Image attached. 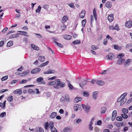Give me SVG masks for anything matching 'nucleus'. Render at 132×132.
<instances>
[{
    "mask_svg": "<svg viewBox=\"0 0 132 132\" xmlns=\"http://www.w3.org/2000/svg\"><path fill=\"white\" fill-rule=\"evenodd\" d=\"M74 111H77L78 110V107L77 104H75V105L74 106Z\"/></svg>",
    "mask_w": 132,
    "mask_h": 132,
    "instance_id": "60",
    "label": "nucleus"
},
{
    "mask_svg": "<svg viewBox=\"0 0 132 132\" xmlns=\"http://www.w3.org/2000/svg\"><path fill=\"white\" fill-rule=\"evenodd\" d=\"M125 61V60L123 59H119L117 61V63L119 64H121Z\"/></svg>",
    "mask_w": 132,
    "mask_h": 132,
    "instance_id": "21",
    "label": "nucleus"
},
{
    "mask_svg": "<svg viewBox=\"0 0 132 132\" xmlns=\"http://www.w3.org/2000/svg\"><path fill=\"white\" fill-rule=\"evenodd\" d=\"M127 93H125L122 94L121 96V97L123 98H124L127 95Z\"/></svg>",
    "mask_w": 132,
    "mask_h": 132,
    "instance_id": "54",
    "label": "nucleus"
},
{
    "mask_svg": "<svg viewBox=\"0 0 132 132\" xmlns=\"http://www.w3.org/2000/svg\"><path fill=\"white\" fill-rule=\"evenodd\" d=\"M39 131L40 132H44V130L42 127L39 128Z\"/></svg>",
    "mask_w": 132,
    "mask_h": 132,
    "instance_id": "64",
    "label": "nucleus"
},
{
    "mask_svg": "<svg viewBox=\"0 0 132 132\" xmlns=\"http://www.w3.org/2000/svg\"><path fill=\"white\" fill-rule=\"evenodd\" d=\"M28 92L30 93H35V91H34L32 89H29L28 90Z\"/></svg>",
    "mask_w": 132,
    "mask_h": 132,
    "instance_id": "45",
    "label": "nucleus"
},
{
    "mask_svg": "<svg viewBox=\"0 0 132 132\" xmlns=\"http://www.w3.org/2000/svg\"><path fill=\"white\" fill-rule=\"evenodd\" d=\"M18 32H22V33H24L25 34H20L19 33H16L14 35H13V38H17V37H19V35H21L24 36L26 37H29L28 35L25 34H27V33L25 31H18Z\"/></svg>",
    "mask_w": 132,
    "mask_h": 132,
    "instance_id": "2",
    "label": "nucleus"
},
{
    "mask_svg": "<svg viewBox=\"0 0 132 132\" xmlns=\"http://www.w3.org/2000/svg\"><path fill=\"white\" fill-rule=\"evenodd\" d=\"M81 106L83 108L85 112L87 113L90 109V108L89 106H85L83 104L81 105Z\"/></svg>",
    "mask_w": 132,
    "mask_h": 132,
    "instance_id": "7",
    "label": "nucleus"
},
{
    "mask_svg": "<svg viewBox=\"0 0 132 132\" xmlns=\"http://www.w3.org/2000/svg\"><path fill=\"white\" fill-rule=\"evenodd\" d=\"M113 127V126L111 124H109L107 126V128L110 129H112Z\"/></svg>",
    "mask_w": 132,
    "mask_h": 132,
    "instance_id": "55",
    "label": "nucleus"
},
{
    "mask_svg": "<svg viewBox=\"0 0 132 132\" xmlns=\"http://www.w3.org/2000/svg\"><path fill=\"white\" fill-rule=\"evenodd\" d=\"M29 73V71H27L24 72L22 73L21 76H24L27 75Z\"/></svg>",
    "mask_w": 132,
    "mask_h": 132,
    "instance_id": "28",
    "label": "nucleus"
},
{
    "mask_svg": "<svg viewBox=\"0 0 132 132\" xmlns=\"http://www.w3.org/2000/svg\"><path fill=\"white\" fill-rule=\"evenodd\" d=\"M86 22V19L83 20L82 21L81 23L82 24V26L83 27H85V26Z\"/></svg>",
    "mask_w": 132,
    "mask_h": 132,
    "instance_id": "41",
    "label": "nucleus"
},
{
    "mask_svg": "<svg viewBox=\"0 0 132 132\" xmlns=\"http://www.w3.org/2000/svg\"><path fill=\"white\" fill-rule=\"evenodd\" d=\"M68 5L71 8H74L75 7V6L74 5V4L73 3H70L68 4Z\"/></svg>",
    "mask_w": 132,
    "mask_h": 132,
    "instance_id": "52",
    "label": "nucleus"
},
{
    "mask_svg": "<svg viewBox=\"0 0 132 132\" xmlns=\"http://www.w3.org/2000/svg\"><path fill=\"white\" fill-rule=\"evenodd\" d=\"M71 130V128L69 127H65L63 129V131L64 132H70Z\"/></svg>",
    "mask_w": 132,
    "mask_h": 132,
    "instance_id": "16",
    "label": "nucleus"
},
{
    "mask_svg": "<svg viewBox=\"0 0 132 132\" xmlns=\"http://www.w3.org/2000/svg\"><path fill=\"white\" fill-rule=\"evenodd\" d=\"M114 29L116 30H119V28L118 25L117 24H116L114 27Z\"/></svg>",
    "mask_w": 132,
    "mask_h": 132,
    "instance_id": "57",
    "label": "nucleus"
},
{
    "mask_svg": "<svg viewBox=\"0 0 132 132\" xmlns=\"http://www.w3.org/2000/svg\"><path fill=\"white\" fill-rule=\"evenodd\" d=\"M114 57V55L112 53H110L107 55L106 57L109 60H112Z\"/></svg>",
    "mask_w": 132,
    "mask_h": 132,
    "instance_id": "10",
    "label": "nucleus"
},
{
    "mask_svg": "<svg viewBox=\"0 0 132 132\" xmlns=\"http://www.w3.org/2000/svg\"><path fill=\"white\" fill-rule=\"evenodd\" d=\"M115 125L117 127H119L123 126V122H118L116 123Z\"/></svg>",
    "mask_w": 132,
    "mask_h": 132,
    "instance_id": "23",
    "label": "nucleus"
},
{
    "mask_svg": "<svg viewBox=\"0 0 132 132\" xmlns=\"http://www.w3.org/2000/svg\"><path fill=\"white\" fill-rule=\"evenodd\" d=\"M108 20L110 22L112 21L113 19V14H110L108 17Z\"/></svg>",
    "mask_w": 132,
    "mask_h": 132,
    "instance_id": "14",
    "label": "nucleus"
},
{
    "mask_svg": "<svg viewBox=\"0 0 132 132\" xmlns=\"http://www.w3.org/2000/svg\"><path fill=\"white\" fill-rule=\"evenodd\" d=\"M117 115V112L116 110H114L113 112L112 115V119L113 121L115 119Z\"/></svg>",
    "mask_w": 132,
    "mask_h": 132,
    "instance_id": "11",
    "label": "nucleus"
},
{
    "mask_svg": "<svg viewBox=\"0 0 132 132\" xmlns=\"http://www.w3.org/2000/svg\"><path fill=\"white\" fill-rule=\"evenodd\" d=\"M72 43L74 44H78L80 43V40H77L73 41Z\"/></svg>",
    "mask_w": 132,
    "mask_h": 132,
    "instance_id": "27",
    "label": "nucleus"
},
{
    "mask_svg": "<svg viewBox=\"0 0 132 132\" xmlns=\"http://www.w3.org/2000/svg\"><path fill=\"white\" fill-rule=\"evenodd\" d=\"M87 83V81L85 80L83 81L82 82H81L80 84V85L81 86H83L85 85Z\"/></svg>",
    "mask_w": 132,
    "mask_h": 132,
    "instance_id": "31",
    "label": "nucleus"
},
{
    "mask_svg": "<svg viewBox=\"0 0 132 132\" xmlns=\"http://www.w3.org/2000/svg\"><path fill=\"white\" fill-rule=\"evenodd\" d=\"M54 72V71L53 70H49L45 72H44V74H51L53 73Z\"/></svg>",
    "mask_w": 132,
    "mask_h": 132,
    "instance_id": "22",
    "label": "nucleus"
},
{
    "mask_svg": "<svg viewBox=\"0 0 132 132\" xmlns=\"http://www.w3.org/2000/svg\"><path fill=\"white\" fill-rule=\"evenodd\" d=\"M122 117H117L116 118V119L118 121H122Z\"/></svg>",
    "mask_w": 132,
    "mask_h": 132,
    "instance_id": "50",
    "label": "nucleus"
},
{
    "mask_svg": "<svg viewBox=\"0 0 132 132\" xmlns=\"http://www.w3.org/2000/svg\"><path fill=\"white\" fill-rule=\"evenodd\" d=\"M48 63L49 61H47L46 62L42 64H41L40 65L39 67H43L44 66L47 65V64Z\"/></svg>",
    "mask_w": 132,
    "mask_h": 132,
    "instance_id": "30",
    "label": "nucleus"
},
{
    "mask_svg": "<svg viewBox=\"0 0 132 132\" xmlns=\"http://www.w3.org/2000/svg\"><path fill=\"white\" fill-rule=\"evenodd\" d=\"M85 11H81V13L80 14H79V17L80 18H81L82 19L83 18L85 15Z\"/></svg>",
    "mask_w": 132,
    "mask_h": 132,
    "instance_id": "18",
    "label": "nucleus"
},
{
    "mask_svg": "<svg viewBox=\"0 0 132 132\" xmlns=\"http://www.w3.org/2000/svg\"><path fill=\"white\" fill-rule=\"evenodd\" d=\"M48 85H49L53 86V87L56 89L58 88L59 86H60L61 87H64L65 85L64 83L63 82L61 83L59 79H55L54 81L50 82H48Z\"/></svg>",
    "mask_w": 132,
    "mask_h": 132,
    "instance_id": "1",
    "label": "nucleus"
},
{
    "mask_svg": "<svg viewBox=\"0 0 132 132\" xmlns=\"http://www.w3.org/2000/svg\"><path fill=\"white\" fill-rule=\"evenodd\" d=\"M114 49H119L120 50L121 49V48L120 47H119L118 46L116 45H114Z\"/></svg>",
    "mask_w": 132,
    "mask_h": 132,
    "instance_id": "58",
    "label": "nucleus"
},
{
    "mask_svg": "<svg viewBox=\"0 0 132 132\" xmlns=\"http://www.w3.org/2000/svg\"><path fill=\"white\" fill-rule=\"evenodd\" d=\"M91 48L93 50H96L98 48V47L94 45H92L91 47Z\"/></svg>",
    "mask_w": 132,
    "mask_h": 132,
    "instance_id": "49",
    "label": "nucleus"
},
{
    "mask_svg": "<svg viewBox=\"0 0 132 132\" xmlns=\"http://www.w3.org/2000/svg\"><path fill=\"white\" fill-rule=\"evenodd\" d=\"M125 26L128 28H130L132 27V22L131 21H129L126 22Z\"/></svg>",
    "mask_w": 132,
    "mask_h": 132,
    "instance_id": "6",
    "label": "nucleus"
},
{
    "mask_svg": "<svg viewBox=\"0 0 132 132\" xmlns=\"http://www.w3.org/2000/svg\"><path fill=\"white\" fill-rule=\"evenodd\" d=\"M61 29L62 31L64 30L67 27L64 24H63L61 26Z\"/></svg>",
    "mask_w": 132,
    "mask_h": 132,
    "instance_id": "35",
    "label": "nucleus"
},
{
    "mask_svg": "<svg viewBox=\"0 0 132 132\" xmlns=\"http://www.w3.org/2000/svg\"><path fill=\"white\" fill-rule=\"evenodd\" d=\"M44 128L45 129L47 130L48 129L49 127H50L49 123L48 122H45L44 123Z\"/></svg>",
    "mask_w": 132,
    "mask_h": 132,
    "instance_id": "20",
    "label": "nucleus"
},
{
    "mask_svg": "<svg viewBox=\"0 0 132 132\" xmlns=\"http://www.w3.org/2000/svg\"><path fill=\"white\" fill-rule=\"evenodd\" d=\"M68 86L70 90H72L73 89V86L69 82L68 84Z\"/></svg>",
    "mask_w": 132,
    "mask_h": 132,
    "instance_id": "46",
    "label": "nucleus"
},
{
    "mask_svg": "<svg viewBox=\"0 0 132 132\" xmlns=\"http://www.w3.org/2000/svg\"><path fill=\"white\" fill-rule=\"evenodd\" d=\"M103 43L104 45H106L107 43V40L106 39H105L103 40Z\"/></svg>",
    "mask_w": 132,
    "mask_h": 132,
    "instance_id": "59",
    "label": "nucleus"
},
{
    "mask_svg": "<svg viewBox=\"0 0 132 132\" xmlns=\"http://www.w3.org/2000/svg\"><path fill=\"white\" fill-rule=\"evenodd\" d=\"M38 60L40 62H43L45 61V58L44 56H40L39 57Z\"/></svg>",
    "mask_w": 132,
    "mask_h": 132,
    "instance_id": "19",
    "label": "nucleus"
},
{
    "mask_svg": "<svg viewBox=\"0 0 132 132\" xmlns=\"http://www.w3.org/2000/svg\"><path fill=\"white\" fill-rule=\"evenodd\" d=\"M8 101L10 102H12L13 100V96H9L7 99Z\"/></svg>",
    "mask_w": 132,
    "mask_h": 132,
    "instance_id": "33",
    "label": "nucleus"
},
{
    "mask_svg": "<svg viewBox=\"0 0 132 132\" xmlns=\"http://www.w3.org/2000/svg\"><path fill=\"white\" fill-rule=\"evenodd\" d=\"M6 115V113L5 112H3L0 114V117H3Z\"/></svg>",
    "mask_w": 132,
    "mask_h": 132,
    "instance_id": "51",
    "label": "nucleus"
},
{
    "mask_svg": "<svg viewBox=\"0 0 132 132\" xmlns=\"http://www.w3.org/2000/svg\"><path fill=\"white\" fill-rule=\"evenodd\" d=\"M22 93V89L21 88L16 89L13 92L14 94H18L19 95H21Z\"/></svg>",
    "mask_w": 132,
    "mask_h": 132,
    "instance_id": "9",
    "label": "nucleus"
},
{
    "mask_svg": "<svg viewBox=\"0 0 132 132\" xmlns=\"http://www.w3.org/2000/svg\"><path fill=\"white\" fill-rule=\"evenodd\" d=\"M109 28L110 30H114V27L113 25H111L109 27Z\"/></svg>",
    "mask_w": 132,
    "mask_h": 132,
    "instance_id": "56",
    "label": "nucleus"
},
{
    "mask_svg": "<svg viewBox=\"0 0 132 132\" xmlns=\"http://www.w3.org/2000/svg\"><path fill=\"white\" fill-rule=\"evenodd\" d=\"M82 100V98L81 97H77L75 98L74 102L75 103H77L79 101H81Z\"/></svg>",
    "mask_w": 132,
    "mask_h": 132,
    "instance_id": "15",
    "label": "nucleus"
},
{
    "mask_svg": "<svg viewBox=\"0 0 132 132\" xmlns=\"http://www.w3.org/2000/svg\"><path fill=\"white\" fill-rule=\"evenodd\" d=\"M41 70V69L39 68H37L32 70L31 73L32 74L36 73L39 72Z\"/></svg>",
    "mask_w": 132,
    "mask_h": 132,
    "instance_id": "8",
    "label": "nucleus"
},
{
    "mask_svg": "<svg viewBox=\"0 0 132 132\" xmlns=\"http://www.w3.org/2000/svg\"><path fill=\"white\" fill-rule=\"evenodd\" d=\"M121 116L122 117L125 119H127L128 117V115L126 113L122 114H121Z\"/></svg>",
    "mask_w": 132,
    "mask_h": 132,
    "instance_id": "37",
    "label": "nucleus"
},
{
    "mask_svg": "<svg viewBox=\"0 0 132 132\" xmlns=\"http://www.w3.org/2000/svg\"><path fill=\"white\" fill-rule=\"evenodd\" d=\"M131 59H128L127 60H126V62H125V65H129L130 63L131 62Z\"/></svg>",
    "mask_w": 132,
    "mask_h": 132,
    "instance_id": "24",
    "label": "nucleus"
},
{
    "mask_svg": "<svg viewBox=\"0 0 132 132\" xmlns=\"http://www.w3.org/2000/svg\"><path fill=\"white\" fill-rule=\"evenodd\" d=\"M83 94L84 96H88L89 95V94L87 92H84Z\"/></svg>",
    "mask_w": 132,
    "mask_h": 132,
    "instance_id": "61",
    "label": "nucleus"
},
{
    "mask_svg": "<svg viewBox=\"0 0 132 132\" xmlns=\"http://www.w3.org/2000/svg\"><path fill=\"white\" fill-rule=\"evenodd\" d=\"M63 38L65 39L70 40L71 39L72 37L70 35H65L63 36Z\"/></svg>",
    "mask_w": 132,
    "mask_h": 132,
    "instance_id": "17",
    "label": "nucleus"
},
{
    "mask_svg": "<svg viewBox=\"0 0 132 132\" xmlns=\"http://www.w3.org/2000/svg\"><path fill=\"white\" fill-rule=\"evenodd\" d=\"M96 84L102 86L104 84V83L102 81H98L96 82Z\"/></svg>",
    "mask_w": 132,
    "mask_h": 132,
    "instance_id": "26",
    "label": "nucleus"
},
{
    "mask_svg": "<svg viewBox=\"0 0 132 132\" xmlns=\"http://www.w3.org/2000/svg\"><path fill=\"white\" fill-rule=\"evenodd\" d=\"M93 15L94 16V17L95 18V20H96L97 18H96V10H95V9L94 8L93 9Z\"/></svg>",
    "mask_w": 132,
    "mask_h": 132,
    "instance_id": "38",
    "label": "nucleus"
},
{
    "mask_svg": "<svg viewBox=\"0 0 132 132\" xmlns=\"http://www.w3.org/2000/svg\"><path fill=\"white\" fill-rule=\"evenodd\" d=\"M53 42L54 43L56 44L60 47L62 48L63 47V46L60 43H58L57 42L55 41H54Z\"/></svg>",
    "mask_w": 132,
    "mask_h": 132,
    "instance_id": "34",
    "label": "nucleus"
},
{
    "mask_svg": "<svg viewBox=\"0 0 132 132\" xmlns=\"http://www.w3.org/2000/svg\"><path fill=\"white\" fill-rule=\"evenodd\" d=\"M105 6L108 9L110 8L112 6V3L110 1H107L106 3Z\"/></svg>",
    "mask_w": 132,
    "mask_h": 132,
    "instance_id": "5",
    "label": "nucleus"
},
{
    "mask_svg": "<svg viewBox=\"0 0 132 132\" xmlns=\"http://www.w3.org/2000/svg\"><path fill=\"white\" fill-rule=\"evenodd\" d=\"M124 56V54L123 53H121L118 55L117 56V58L120 59L123 57Z\"/></svg>",
    "mask_w": 132,
    "mask_h": 132,
    "instance_id": "42",
    "label": "nucleus"
},
{
    "mask_svg": "<svg viewBox=\"0 0 132 132\" xmlns=\"http://www.w3.org/2000/svg\"><path fill=\"white\" fill-rule=\"evenodd\" d=\"M93 98L95 99H96L97 96V94L96 93V92L95 91L94 92L93 94Z\"/></svg>",
    "mask_w": 132,
    "mask_h": 132,
    "instance_id": "36",
    "label": "nucleus"
},
{
    "mask_svg": "<svg viewBox=\"0 0 132 132\" xmlns=\"http://www.w3.org/2000/svg\"><path fill=\"white\" fill-rule=\"evenodd\" d=\"M125 99V98H122L121 100V102L120 103V105L122 106L126 102Z\"/></svg>",
    "mask_w": 132,
    "mask_h": 132,
    "instance_id": "29",
    "label": "nucleus"
},
{
    "mask_svg": "<svg viewBox=\"0 0 132 132\" xmlns=\"http://www.w3.org/2000/svg\"><path fill=\"white\" fill-rule=\"evenodd\" d=\"M41 9V7L39 5L38 7V9L36 10V12H39L40 11Z\"/></svg>",
    "mask_w": 132,
    "mask_h": 132,
    "instance_id": "48",
    "label": "nucleus"
},
{
    "mask_svg": "<svg viewBox=\"0 0 132 132\" xmlns=\"http://www.w3.org/2000/svg\"><path fill=\"white\" fill-rule=\"evenodd\" d=\"M106 108L105 107H103L101 108V112L102 113H104L106 110Z\"/></svg>",
    "mask_w": 132,
    "mask_h": 132,
    "instance_id": "39",
    "label": "nucleus"
},
{
    "mask_svg": "<svg viewBox=\"0 0 132 132\" xmlns=\"http://www.w3.org/2000/svg\"><path fill=\"white\" fill-rule=\"evenodd\" d=\"M49 7V6L47 4H45L44 5L43 7V8L45 9H47Z\"/></svg>",
    "mask_w": 132,
    "mask_h": 132,
    "instance_id": "53",
    "label": "nucleus"
},
{
    "mask_svg": "<svg viewBox=\"0 0 132 132\" xmlns=\"http://www.w3.org/2000/svg\"><path fill=\"white\" fill-rule=\"evenodd\" d=\"M122 112L123 113H124L127 114L128 113V110L126 108H123L122 109Z\"/></svg>",
    "mask_w": 132,
    "mask_h": 132,
    "instance_id": "32",
    "label": "nucleus"
},
{
    "mask_svg": "<svg viewBox=\"0 0 132 132\" xmlns=\"http://www.w3.org/2000/svg\"><path fill=\"white\" fill-rule=\"evenodd\" d=\"M36 81L38 82H40V84H44L45 83V81L43 80V78L41 77L38 78L36 79Z\"/></svg>",
    "mask_w": 132,
    "mask_h": 132,
    "instance_id": "4",
    "label": "nucleus"
},
{
    "mask_svg": "<svg viewBox=\"0 0 132 132\" xmlns=\"http://www.w3.org/2000/svg\"><path fill=\"white\" fill-rule=\"evenodd\" d=\"M68 20V17L67 15L64 16L62 18V20L63 23L66 22Z\"/></svg>",
    "mask_w": 132,
    "mask_h": 132,
    "instance_id": "13",
    "label": "nucleus"
},
{
    "mask_svg": "<svg viewBox=\"0 0 132 132\" xmlns=\"http://www.w3.org/2000/svg\"><path fill=\"white\" fill-rule=\"evenodd\" d=\"M27 82V81L26 80L23 79L19 82V84H22L26 83Z\"/></svg>",
    "mask_w": 132,
    "mask_h": 132,
    "instance_id": "44",
    "label": "nucleus"
},
{
    "mask_svg": "<svg viewBox=\"0 0 132 132\" xmlns=\"http://www.w3.org/2000/svg\"><path fill=\"white\" fill-rule=\"evenodd\" d=\"M49 126L52 132H57L56 129L54 127V123L53 122H50Z\"/></svg>",
    "mask_w": 132,
    "mask_h": 132,
    "instance_id": "3",
    "label": "nucleus"
},
{
    "mask_svg": "<svg viewBox=\"0 0 132 132\" xmlns=\"http://www.w3.org/2000/svg\"><path fill=\"white\" fill-rule=\"evenodd\" d=\"M93 124L90 123L89 125V130L91 131L93 130V127L92 126Z\"/></svg>",
    "mask_w": 132,
    "mask_h": 132,
    "instance_id": "40",
    "label": "nucleus"
},
{
    "mask_svg": "<svg viewBox=\"0 0 132 132\" xmlns=\"http://www.w3.org/2000/svg\"><path fill=\"white\" fill-rule=\"evenodd\" d=\"M4 43V41H1L0 42V46H2Z\"/></svg>",
    "mask_w": 132,
    "mask_h": 132,
    "instance_id": "62",
    "label": "nucleus"
},
{
    "mask_svg": "<svg viewBox=\"0 0 132 132\" xmlns=\"http://www.w3.org/2000/svg\"><path fill=\"white\" fill-rule=\"evenodd\" d=\"M57 112H53L50 114L49 117L51 119L54 118L57 116Z\"/></svg>",
    "mask_w": 132,
    "mask_h": 132,
    "instance_id": "12",
    "label": "nucleus"
},
{
    "mask_svg": "<svg viewBox=\"0 0 132 132\" xmlns=\"http://www.w3.org/2000/svg\"><path fill=\"white\" fill-rule=\"evenodd\" d=\"M13 42L12 41H10L7 43V47H10L13 45Z\"/></svg>",
    "mask_w": 132,
    "mask_h": 132,
    "instance_id": "25",
    "label": "nucleus"
},
{
    "mask_svg": "<svg viewBox=\"0 0 132 132\" xmlns=\"http://www.w3.org/2000/svg\"><path fill=\"white\" fill-rule=\"evenodd\" d=\"M65 100L67 102H69L70 101V99L69 96L68 95H66L65 96Z\"/></svg>",
    "mask_w": 132,
    "mask_h": 132,
    "instance_id": "43",
    "label": "nucleus"
},
{
    "mask_svg": "<svg viewBox=\"0 0 132 132\" xmlns=\"http://www.w3.org/2000/svg\"><path fill=\"white\" fill-rule=\"evenodd\" d=\"M99 131V129L97 127H95L94 128V131L95 132H98Z\"/></svg>",
    "mask_w": 132,
    "mask_h": 132,
    "instance_id": "63",
    "label": "nucleus"
},
{
    "mask_svg": "<svg viewBox=\"0 0 132 132\" xmlns=\"http://www.w3.org/2000/svg\"><path fill=\"white\" fill-rule=\"evenodd\" d=\"M8 77L7 76H5L2 78L1 80L2 81L5 80L7 79Z\"/></svg>",
    "mask_w": 132,
    "mask_h": 132,
    "instance_id": "47",
    "label": "nucleus"
}]
</instances>
